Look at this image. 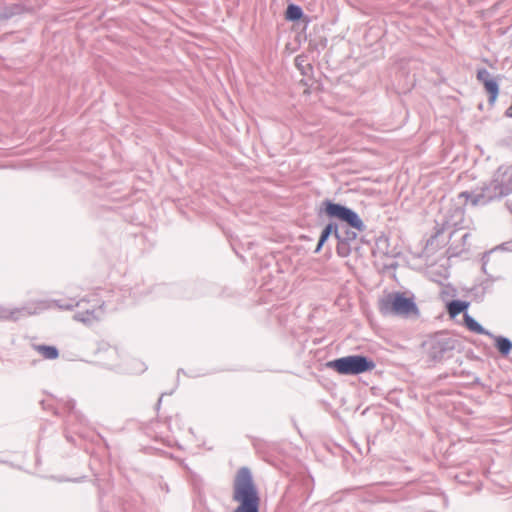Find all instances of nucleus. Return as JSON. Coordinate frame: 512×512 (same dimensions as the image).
I'll return each mask as SVG.
<instances>
[{
	"label": "nucleus",
	"instance_id": "10",
	"mask_svg": "<svg viewBox=\"0 0 512 512\" xmlns=\"http://www.w3.org/2000/svg\"><path fill=\"white\" fill-rule=\"evenodd\" d=\"M120 358V351L116 347L108 346L98 353V359L101 364L109 369L121 368Z\"/></svg>",
	"mask_w": 512,
	"mask_h": 512
},
{
	"label": "nucleus",
	"instance_id": "14",
	"mask_svg": "<svg viewBox=\"0 0 512 512\" xmlns=\"http://www.w3.org/2000/svg\"><path fill=\"white\" fill-rule=\"evenodd\" d=\"M33 347L45 359L54 360L59 356L58 349L55 346L34 345Z\"/></svg>",
	"mask_w": 512,
	"mask_h": 512
},
{
	"label": "nucleus",
	"instance_id": "2",
	"mask_svg": "<svg viewBox=\"0 0 512 512\" xmlns=\"http://www.w3.org/2000/svg\"><path fill=\"white\" fill-rule=\"evenodd\" d=\"M233 500L239 502L234 512H259L260 499L248 468H241L235 477Z\"/></svg>",
	"mask_w": 512,
	"mask_h": 512
},
{
	"label": "nucleus",
	"instance_id": "7",
	"mask_svg": "<svg viewBox=\"0 0 512 512\" xmlns=\"http://www.w3.org/2000/svg\"><path fill=\"white\" fill-rule=\"evenodd\" d=\"M325 212L328 216L342 220L358 231H363L365 228V225L359 215L345 206L327 202Z\"/></svg>",
	"mask_w": 512,
	"mask_h": 512
},
{
	"label": "nucleus",
	"instance_id": "12",
	"mask_svg": "<svg viewBox=\"0 0 512 512\" xmlns=\"http://www.w3.org/2000/svg\"><path fill=\"white\" fill-rule=\"evenodd\" d=\"M464 323L466 327L477 334L492 336V333L484 329L472 316L464 314Z\"/></svg>",
	"mask_w": 512,
	"mask_h": 512
},
{
	"label": "nucleus",
	"instance_id": "1",
	"mask_svg": "<svg viewBox=\"0 0 512 512\" xmlns=\"http://www.w3.org/2000/svg\"><path fill=\"white\" fill-rule=\"evenodd\" d=\"M512 192V169L500 167L493 175L488 185L482 188L480 193L462 192L460 198H465L472 206L484 205L489 201L506 196Z\"/></svg>",
	"mask_w": 512,
	"mask_h": 512
},
{
	"label": "nucleus",
	"instance_id": "4",
	"mask_svg": "<svg viewBox=\"0 0 512 512\" xmlns=\"http://www.w3.org/2000/svg\"><path fill=\"white\" fill-rule=\"evenodd\" d=\"M379 311L384 316L397 315L409 317L418 315V308L412 298L401 293H390L379 300Z\"/></svg>",
	"mask_w": 512,
	"mask_h": 512
},
{
	"label": "nucleus",
	"instance_id": "8",
	"mask_svg": "<svg viewBox=\"0 0 512 512\" xmlns=\"http://www.w3.org/2000/svg\"><path fill=\"white\" fill-rule=\"evenodd\" d=\"M51 307V304L44 301L30 303L21 308H7L0 306V319L17 321L23 317L37 314Z\"/></svg>",
	"mask_w": 512,
	"mask_h": 512
},
{
	"label": "nucleus",
	"instance_id": "3",
	"mask_svg": "<svg viewBox=\"0 0 512 512\" xmlns=\"http://www.w3.org/2000/svg\"><path fill=\"white\" fill-rule=\"evenodd\" d=\"M52 303L60 309L65 310H70L74 307L78 308V311L74 314L73 318L84 325H92L99 321L104 315L102 305L98 303L89 305L90 301L84 298L78 301L75 299H69L67 301L55 300Z\"/></svg>",
	"mask_w": 512,
	"mask_h": 512
},
{
	"label": "nucleus",
	"instance_id": "17",
	"mask_svg": "<svg viewBox=\"0 0 512 512\" xmlns=\"http://www.w3.org/2000/svg\"><path fill=\"white\" fill-rule=\"evenodd\" d=\"M123 368L124 370L130 373H142L145 371L146 366L143 362L139 360H134L132 366H125Z\"/></svg>",
	"mask_w": 512,
	"mask_h": 512
},
{
	"label": "nucleus",
	"instance_id": "18",
	"mask_svg": "<svg viewBox=\"0 0 512 512\" xmlns=\"http://www.w3.org/2000/svg\"><path fill=\"white\" fill-rule=\"evenodd\" d=\"M356 237V234L355 233H352V236H347L346 239H351V238H355Z\"/></svg>",
	"mask_w": 512,
	"mask_h": 512
},
{
	"label": "nucleus",
	"instance_id": "16",
	"mask_svg": "<svg viewBox=\"0 0 512 512\" xmlns=\"http://www.w3.org/2000/svg\"><path fill=\"white\" fill-rule=\"evenodd\" d=\"M303 16L302 9L294 4H290L286 10V19L290 21L299 20Z\"/></svg>",
	"mask_w": 512,
	"mask_h": 512
},
{
	"label": "nucleus",
	"instance_id": "13",
	"mask_svg": "<svg viewBox=\"0 0 512 512\" xmlns=\"http://www.w3.org/2000/svg\"><path fill=\"white\" fill-rule=\"evenodd\" d=\"M490 337L494 339L496 348L503 356H507L510 353L512 350V342L508 338L495 336L493 334Z\"/></svg>",
	"mask_w": 512,
	"mask_h": 512
},
{
	"label": "nucleus",
	"instance_id": "6",
	"mask_svg": "<svg viewBox=\"0 0 512 512\" xmlns=\"http://www.w3.org/2000/svg\"><path fill=\"white\" fill-rule=\"evenodd\" d=\"M455 346L456 340L445 333L436 334L425 343L426 352L433 361H441L448 357Z\"/></svg>",
	"mask_w": 512,
	"mask_h": 512
},
{
	"label": "nucleus",
	"instance_id": "5",
	"mask_svg": "<svg viewBox=\"0 0 512 512\" xmlns=\"http://www.w3.org/2000/svg\"><path fill=\"white\" fill-rule=\"evenodd\" d=\"M328 366L342 375H358L373 370L375 363L362 355H350L330 361Z\"/></svg>",
	"mask_w": 512,
	"mask_h": 512
},
{
	"label": "nucleus",
	"instance_id": "11",
	"mask_svg": "<svg viewBox=\"0 0 512 512\" xmlns=\"http://www.w3.org/2000/svg\"><path fill=\"white\" fill-rule=\"evenodd\" d=\"M334 233L335 237L337 239H343L339 233L338 227L336 224L329 223L322 231L318 245L316 247V252H318L322 245L325 243V241L329 238V236Z\"/></svg>",
	"mask_w": 512,
	"mask_h": 512
},
{
	"label": "nucleus",
	"instance_id": "15",
	"mask_svg": "<svg viewBox=\"0 0 512 512\" xmlns=\"http://www.w3.org/2000/svg\"><path fill=\"white\" fill-rule=\"evenodd\" d=\"M468 308V303L460 300L451 301L448 306V312L452 317L457 316L461 312L465 311Z\"/></svg>",
	"mask_w": 512,
	"mask_h": 512
},
{
	"label": "nucleus",
	"instance_id": "9",
	"mask_svg": "<svg viewBox=\"0 0 512 512\" xmlns=\"http://www.w3.org/2000/svg\"><path fill=\"white\" fill-rule=\"evenodd\" d=\"M476 78L484 85L486 92L489 94V103L493 104L499 94V84L484 68L478 69Z\"/></svg>",
	"mask_w": 512,
	"mask_h": 512
}]
</instances>
